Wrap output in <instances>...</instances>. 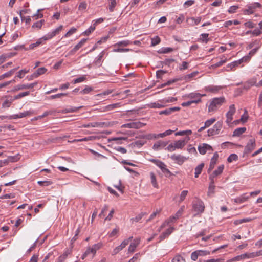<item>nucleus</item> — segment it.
I'll return each mask as SVG.
<instances>
[{
  "label": "nucleus",
  "mask_w": 262,
  "mask_h": 262,
  "mask_svg": "<svg viewBox=\"0 0 262 262\" xmlns=\"http://www.w3.org/2000/svg\"><path fill=\"white\" fill-rule=\"evenodd\" d=\"M189 140V137H186L183 140H180L176 141L173 143L170 144L166 148L169 151L172 152L176 149H182L186 145L187 141Z\"/></svg>",
  "instance_id": "nucleus-1"
},
{
  "label": "nucleus",
  "mask_w": 262,
  "mask_h": 262,
  "mask_svg": "<svg viewBox=\"0 0 262 262\" xmlns=\"http://www.w3.org/2000/svg\"><path fill=\"white\" fill-rule=\"evenodd\" d=\"M225 101V99L224 97L214 98L211 101L208 106V112H212L216 111L217 107L221 106Z\"/></svg>",
  "instance_id": "nucleus-2"
},
{
  "label": "nucleus",
  "mask_w": 262,
  "mask_h": 262,
  "mask_svg": "<svg viewBox=\"0 0 262 262\" xmlns=\"http://www.w3.org/2000/svg\"><path fill=\"white\" fill-rule=\"evenodd\" d=\"M196 200L194 201L192 203V208L195 212H196L198 214L202 213L204 212L205 209V206L203 202L198 199L195 198Z\"/></svg>",
  "instance_id": "nucleus-3"
},
{
  "label": "nucleus",
  "mask_w": 262,
  "mask_h": 262,
  "mask_svg": "<svg viewBox=\"0 0 262 262\" xmlns=\"http://www.w3.org/2000/svg\"><path fill=\"white\" fill-rule=\"evenodd\" d=\"M222 121H217L212 127L208 130V136H212L219 134L220 131L222 128Z\"/></svg>",
  "instance_id": "nucleus-4"
},
{
  "label": "nucleus",
  "mask_w": 262,
  "mask_h": 262,
  "mask_svg": "<svg viewBox=\"0 0 262 262\" xmlns=\"http://www.w3.org/2000/svg\"><path fill=\"white\" fill-rule=\"evenodd\" d=\"M255 140L253 138L250 139L245 147L244 153L245 154H248L251 152L255 148Z\"/></svg>",
  "instance_id": "nucleus-5"
},
{
  "label": "nucleus",
  "mask_w": 262,
  "mask_h": 262,
  "mask_svg": "<svg viewBox=\"0 0 262 262\" xmlns=\"http://www.w3.org/2000/svg\"><path fill=\"white\" fill-rule=\"evenodd\" d=\"M145 125V124L142 123L141 122H132L130 123H126L123 124L121 126L122 128H135L138 129L142 127Z\"/></svg>",
  "instance_id": "nucleus-6"
},
{
  "label": "nucleus",
  "mask_w": 262,
  "mask_h": 262,
  "mask_svg": "<svg viewBox=\"0 0 262 262\" xmlns=\"http://www.w3.org/2000/svg\"><path fill=\"white\" fill-rule=\"evenodd\" d=\"M170 158L172 160L174 161L175 163L180 165H181L187 159V158L183 156L176 154L171 155Z\"/></svg>",
  "instance_id": "nucleus-7"
},
{
  "label": "nucleus",
  "mask_w": 262,
  "mask_h": 262,
  "mask_svg": "<svg viewBox=\"0 0 262 262\" xmlns=\"http://www.w3.org/2000/svg\"><path fill=\"white\" fill-rule=\"evenodd\" d=\"M235 113V107L234 104H232L229 106V109L226 114V123L228 124L231 122L233 119V115Z\"/></svg>",
  "instance_id": "nucleus-8"
},
{
  "label": "nucleus",
  "mask_w": 262,
  "mask_h": 262,
  "mask_svg": "<svg viewBox=\"0 0 262 262\" xmlns=\"http://www.w3.org/2000/svg\"><path fill=\"white\" fill-rule=\"evenodd\" d=\"M37 84V82H35L30 84H18L15 87V91H19L24 89H33L34 86H35Z\"/></svg>",
  "instance_id": "nucleus-9"
},
{
  "label": "nucleus",
  "mask_w": 262,
  "mask_h": 262,
  "mask_svg": "<svg viewBox=\"0 0 262 262\" xmlns=\"http://www.w3.org/2000/svg\"><path fill=\"white\" fill-rule=\"evenodd\" d=\"M219 158V155L217 152H215L211 159L209 167L208 169V172L209 173L214 167Z\"/></svg>",
  "instance_id": "nucleus-10"
},
{
  "label": "nucleus",
  "mask_w": 262,
  "mask_h": 262,
  "mask_svg": "<svg viewBox=\"0 0 262 262\" xmlns=\"http://www.w3.org/2000/svg\"><path fill=\"white\" fill-rule=\"evenodd\" d=\"M198 150L201 155L205 154L207 152V150H213L212 147L206 143L203 144L202 146H199L198 147Z\"/></svg>",
  "instance_id": "nucleus-11"
},
{
  "label": "nucleus",
  "mask_w": 262,
  "mask_h": 262,
  "mask_svg": "<svg viewBox=\"0 0 262 262\" xmlns=\"http://www.w3.org/2000/svg\"><path fill=\"white\" fill-rule=\"evenodd\" d=\"M180 107H173L167 108L165 110L161 111L159 112V115H169L172 112L175 111H178L180 110Z\"/></svg>",
  "instance_id": "nucleus-12"
},
{
  "label": "nucleus",
  "mask_w": 262,
  "mask_h": 262,
  "mask_svg": "<svg viewBox=\"0 0 262 262\" xmlns=\"http://www.w3.org/2000/svg\"><path fill=\"white\" fill-rule=\"evenodd\" d=\"M140 238H136L134 240L133 242L131 243L128 249V252L133 253L137 247L139 245L140 243Z\"/></svg>",
  "instance_id": "nucleus-13"
},
{
  "label": "nucleus",
  "mask_w": 262,
  "mask_h": 262,
  "mask_svg": "<svg viewBox=\"0 0 262 262\" xmlns=\"http://www.w3.org/2000/svg\"><path fill=\"white\" fill-rule=\"evenodd\" d=\"M88 39H82L78 44H77L73 49L70 51L69 52V54H73L75 53L78 50H79L80 48H81L83 45L86 42V40Z\"/></svg>",
  "instance_id": "nucleus-14"
},
{
  "label": "nucleus",
  "mask_w": 262,
  "mask_h": 262,
  "mask_svg": "<svg viewBox=\"0 0 262 262\" xmlns=\"http://www.w3.org/2000/svg\"><path fill=\"white\" fill-rule=\"evenodd\" d=\"M174 230L173 227H170L167 229L164 232L162 233L159 236L160 241L159 242L161 241L164 239L166 237L169 236Z\"/></svg>",
  "instance_id": "nucleus-15"
},
{
  "label": "nucleus",
  "mask_w": 262,
  "mask_h": 262,
  "mask_svg": "<svg viewBox=\"0 0 262 262\" xmlns=\"http://www.w3.org/2000/svg\"><path fill=\"white\" fill-rule=\"evenodd\" d=\"M31 114V113L29 111H26L23 113H20L19 115L16 114L9 117V119H15L17 118H21L27 116H29Z\"/></svg>",
  "instance_id": "nucleus-16"
},
{
  "label": "nucleus",
  "mask_w": 262,
  "mask_h": 262,
  "mask_svg": "<svg viewBox=\"0 0 262 262\" xmlns=\"http://www.w3.org/2000/svg\"><path fill=\"white\" fill-rule=\"evenodd\" d=\"M82 106L79 107H71L69 108H65L61 111L58 112V113H61L63 114L68 113H73L77 112L80 108H82Z\"/></svg>",
  "instance_id": "nucleus-17"
},
{
  "label": "nucleus",
  "mask_w": 262,
  "mask_h": 262,
  "mask_svg": "<svg viewBox=\"0 0 262 262\" xmlns=\"http://www.w3.org/2000/svg\"><path fill=\"white\" fill-rule=\"evenodd\" d=\"M149 161L156 164L161 169L162 171L165 167H166V165L163 162L159 160L150 159L149 160Z\"/></svg>",
  "instance_id": "nucleus-18"
},
{
  "label": "nucleus",
  "mask_w": 262,
  "mask_h": 262,
  "mask_svg": "<svg viewBox=\"0 0 262 262\" xmlns=\"http://www.w3.org/2000/svg\"><path fill=\"white\" fill-rule=\"evenodd\" d=\"M167 144V142L159 141L154 144L152 148L155 150H158L160 147H164Z\"/></svg>",
  "instance_id": "nucleus-19"
},
{
  "label": "nucleus",
  "mask_w": 262,
  "mask_h": 262,
  "mask_svg": "<svg viewBox=\"0 0 262 262\" xmlns=\"http://www.w3.org/2000/svg\"><path fill=\"white\" fill-rule=\"evenodd\" d=\"M246 128L245 127L237 128L234 130L232 136L233 137H239L242 134L245 133L246 132Z\"/></svg>",
  "instance_id": "nucleus-20"
},
{
  "label": "nucleus",
  "mask_w": 262,
  "mask_h": 262,
  "mask_svg": "<svg viewBox=\"0 0 262 262\" xmlns=\"http://www.w3.org/2000/svg\"><path fill=\"white\" fill-rule=\"evenodd\" d=\"M222 88L221 86L209 85L206 88V90L212 93H217Z\"/></svg>",
  "instance_id": "nucleus-21"
},
{
  "label": "nucleus",
  "mask_w": 262,
  "mask_h": 262,
  "mask_svg": "<svg viewBox=\"0 0 262 262\" xmlns=\"http://www.w3.org/2000/svg\"><path fill=\"white\" fill-rule=\"evenodd\" d=\"M120 106V103H114L107 105L104 107L103 111L108 112L114 110Z\"/></svg>",
  "instance_id": "nucleus-22"
},
{
  "label": "nucleus",
  "mask_w": 262,
  "mask_h": 262,
  "mask_svg": "<svg viewBox=\"0 0 262 262\" xmlns=\"http://www.w3.org/2000/svg\"><path fill=\"white\" fill-rule=\"evenodd\" d=\"M204 166V163H202L195 168V177L198 178L201 174Z\"/></svg>",
  "instance_id": "nucleus-23"
},
{
  "label": "nucleus",
  "mask_w": 262,
  "mask_h": 262,
  "mask_svg": "<svg viewBox=\"0 0 262 262\" xmlns=\"http://www.w3.org/2000/svg\"><path fill=\"white\" fill-rule=\"evenodd\" d=\"M150 179H151V183L152 186H154V187H155L156 188H158L159 186L157 182L156 177L155 174H154V172H151L150 173Z\"/></svg>",
  "instance_id": "nucleus-24"
},
{
  "label": "nucleus",
  "mask_w": 262,
  "mask_h": 262,
  "mask_svg": "<svg viewBox=\"0 0 262 262\" xmlns=\"http://www.w3.org/2000/svg\"><path fill=\"white\" fill-rule=\"evenodd\" d=\"M249 198V196H247L246 194H243L242 195L235 199L234 201L236 203H241L246 201Z\"/></svg>",
  "instance_id": "nucleus-25"
},
{
  "label": "nucleus",
  "mask_w": 262,
  "mask_h": 262,
  "mask_svg": "<svg viewBox=\"0 0 262 262\" xmlns=\"http://www.w3.org/2000/svg\"><path fill=\"white\" fill-rule=\"evenodd\" d=\"M17 69V68L13 69L11 70L10 71H9V72L5 73V74L1 75L0 76V80L3 79H4L6 77H8L11 76L12 74H13V73L16 71V70Z\"/></svg>",
  "instance_id": "nucleus-26"
},
{
  "label": "nucleus",
  "mask_w": 262,
  "mask_h": 262,
  "mask_svg": "<svg viewBox=\"0 0 262 262\" xmlns=\"http://www.w3.org/2000/svg\"><path fill=\"white\" fill-rule=\"evenodd\" d=\"M102 244L101 243H99L96 244H94L92 247H91L93 251V256L95 255V253H96V251L100 249L101 247H102Z\"/></svg>",
  "instance_id": "nucleus-27"
},
{
  "label": "nucleus",
  "mask_w": 262,
  "mask_h": 262,
  "mask_svg": "<svg viewBox=\"0 0 262 262\" xmlns=\"http://www.w3.org/2000/svg\"><path fill=\"white\" fill-rule=\"evenodd\" d=\"M224 168V165H221L219 166L217 168V169L214 170L212 172V174H213V176H215V177L221 174L223 172Z\"/></svg>",
  "instance_id": "nucleus-28"
},
{
  "label": "nucleus",
  "mask_w": 262,
  "mask_h": 262,
  "mask_svg": "<svg viewBox=\"0 0 262 262\" xmlns=\"http://www.w3.org/2000/svg\"><path fill=\"white\" fill-rule=\"evenodd\" d=\"M161 41V39L158 36H156L151 38V46H155L158 45Z\"/></svg>",
  "instance_id": "nucleus-29"
},
{
  "label": "nucleus",
  "mask_w": 262,
  "mask_h": 262,
  "mask_svg": "<svg viewBox=\"0 0 262 262\" xmlns=\"http://www.w3.org/2000/svg\"><path fill=\"white\" fill-rule=\"evenodd\" d=\"M245 258H252L257 257V252L245 253L244 254Z\"/></svg>",
  "instance_id": "nucleus-30"
},
{
  "label": "nucleus",
  "mask_w": 262,
  "mask_h": 262,
  "mask_svg": "<svg viewBox=\"0 0 262 262\" xmlns=\"http://www.w3.org/2000/svg\"><path fill=\"white\" fill-rule=\"evenodd\" d=\"M130 42L129 40H123L121 41H119L117 43H116L114 46H123V47H126L129 44H130Z\"/></svg>",
  "instance_id": "nucleus-31"
},
{
  "label": "nucleus",
  "mask_w": 262,
  "mask_h": 262,
  "mask_svg": "<svg viewBox=\"0 0 262 262\" xmlns=\"http://www.w3.org/2000/svg\"><path fill=\"white\" fill-rule=\"evenodd\" d=\"M47 71V69L44 67L38 68L35 72L37 77L44 74Z\"/></svg>",
  "instance_id": "nucleus-32"
},
{
  "label": "nucleus",
  "mask_w": 262,
  "mask_h": 262,
  "mask_svg": "<svg viewBox=\"0 0 262 262\" xmlns=\"http://www.w3.org/2000/svg\"><path fill=\"white\" fill-rule=\"evenodd\" d=\"M29 94H30V92L29 91L20 93L18 94V95L15 96L14 97V99H20L21 97L29 95Z\"/></svg>",
  "instance_id": "nucleus-33"
},
{
  "label": "nucleus",
  "mask_w": 262,
  "mask_h": 262,
  "mask_svg": "<svg viewBox=\"0 0 262 262\" xmlns=\"http://www.w3.org/2000/svg\"><path fill=\"white\" fill-rule=\"evenodd\" d=\"M238 159V156L235 154H231L227 159V161L229 163L233 161H236Z\"/></svg>",
  "instance_id": "nucleus-34"
},
{
  "label": "nucleus",
  "mask_w": 262,
  "mask_h": 262,
  "mask_svg": "<svg viewBox=\"0 0 262 262\" xmlns=\"http://www.w3.org/2000/svg\"><path fill=\"white\" fill-rule=\"evenodd\" d=\"M204 96V95H201L200 93H191L188 95L187 97L190 99H193L201 97V96Z\"/></svg>",
  "instance_id": "nucleus-35"
},
{
  "label": "nucleus",
  "mask_w": 262,
  "mask_h": 262,
  "mask_svg": "<svg viewBox=\"0 0 262 262\" xmlns=\"http://www.w3.org/2000/svg\"><path fill=\"white\" fill-rule=\"evenodd\" d=\"M165 174V176L167 178H170L171 176H173V174L171 173L170 170L165 167L163 170L162 171Z\"/></svg>",
  "instance_id": "nucleus-36"
},
{
  "label": "nucleus",
  "mask_w": 262,
  "mask_h": 262,
  "mask_svg": "<svg viewBox=\"0 0 262 262\" xmlns=\"http://www.w3.org/2000/svg\"><path fill=\"white\" fill-rule=\"evenodd\" d=\"M106 124L105 122H92V127H103Z\"/></svg>",
  "instance_id": "nucleus-37"
},
{
  "label": "nucleus",
  "mask_w": 262,
  "mask_h": 262,
  "mask_svg": "<svg viewBox=\"0 0 262 262\" xmlns=\"http://www.w3.org/2000/svg\"><path fill=\"white\" fill-rule=\"evenodd\" d=\"M216 121L215 118H211L210 119L207 120L205 122V127H208L210 126H211L214 122H215Z\"/></svg>",
  "instance_id": "nucleus-38"
},
{
  "label": "nucleus",
  "mask_w": 262,
  "mask_h": 262,
  "mask_svg": "<svg viewBox=\"0 0 262 262\" xmlns=\"http://www.w3.org/2000/svg\"><path fill=\"white\" fill-rule=\"evenodd\" d=\"M67 93H59V94H55V95H53L51 96L50 97V99H56V98H61L62 96H67Z\"/></svg>",
  "instance_id": "nucleus-39"
},
{
  "label": "nucleus",
  "mask_w": 262,
  "mask_h": 262,
  "mask_svg": "<svg viewBox=\"0 0 262 262\" xmlns=\"http://www.w3.org/2000/svg\"><path fill=\"white\" fill-rule=\"evenodd\" d=\"M185 262V259L183 258L182 256L181 255H177L172 260V262Z\"/></svg>",
  "instance_id": "nucleus-40"
},
{
  "label": "nucleus",
  "mask_w": 262,
  "mask_h": 262,
  "mask_svg": "<svg viewBox=\"0 0 262 262\" xmlns=\"http://www.w3.org/2000/svg\"><path fill=\"white\" fill-rule=\"evenodd\" d=\"M63 26L62 25H60L57 28L53 30L52 32H51L53 37H54L56 34H58L60 31H61L62 29Z\"/></svg>",
  "instance_id": "nucleus-41"
},
{
  "label": "nucleus",
  "mask_w": 262,
  "mask_h": 262,
  "mask_svg": "<svg viewBox=\"0 0 262 262\" xmlns=\"http://www.w3.org/2000/svg\"><path fill=\"white\" fill-rule=\"evenodd\" d=\"M14 99H11L10 100H6L2 104V106L4 107H9L10 106L11 103L13 101Z\"/></svg>",
  "instance_id": "nucleus-42"
},
{
  "label": "nucleus",
  "mask_w": 262,
  "mask_h": 262,
  "mask_svg": "<svg viewBox=\"0 0 262 262\" xmlns=\"http://www.w3.org/2000/svg\"><path fill=\"white\" fill-rule=\"evenodd\" d=\"M146 214L145 212H141L138 215H137L135 218L133 219L132 220L136 222H139L145 215Z\"/></svg>",
  "instance_id": "nucleus-43"
},
{
  "label": "nucleus",
  "mask_w": 262,
  "mask_h": 262,
  "mask_svg": "<svg viewBox=\"0 0 262 262\" xmlns=\"http://www.w3.org/2000/svg\"><path fill=\"white\" fill-rule=\"evenodd\" d=\"M215 185L210 184L208 188V195H210L211 194L214 193Z\"/></svg>",
  "instance_id": "nucleus-44"
},
{
  "label": "nucleus",
  "mask_w": 262,
  "mask_h": 262,
  "mask_svg": "<svg viewBox=\"0 0 262 262\" xmlns=\"http://www.w3.org/2000/svg\"><path fill=\"white\" fill-rule=\"evenodd\" d=\"M37 183L40 186H48L52 183L49 181H39L37 182Z\"/></svg>",
  "instance_id": "nucleus-45"
},
{
  "label": "nucleus",
  "mask_w": 262,
  "mask_h": 262,
  "mask_svg": "<svg viewBox=\"0 0 262 262\" xmlns=\"http://www.w3.org/2000/svg\"><path fill=\"white\" fill-rule=\"evenodd\" d=\"M150 106L151 108H162V107H164V105L159 104L158 103H156V102L151 103L150 104Z\"/></svg>",
  "instance_id": "nucleus-46"
},
{
  "label": "nucleus",
  "mask_w": 262,
  "mask_h": 262,
  "mask_svg": "<svg viewBox=\"0 0 262 262\" xmlns=\"http://www.w3.org/2000/svg\"><path fill=\"white\" fill-rule=\"evenodd\" d=\"M116 5V0H113L111 1V4L109 5V10L110 12H113L114 11V9Z\"/></svg>",
  "instance_id": "nucleus-47"
},
{
  "label": "nucleus",
  "mask_w": 262,
  "mask_h": 262,
  "mask_svg": "<svg viewBox=\"0 0 262 262\" xmlns=\"http://www.w3.org/2000/svg\"><path fill=\"white\" fill-rule=\"evenodd\" d=\"M199 256L197 250L193 252L191 254V258L193 261L196 260Z\"/></svg>",
  "instance_id": "nucleus-48"
},
{
  "label": "nucleus",
  "mask_w": 262,
  "mask_h": 262,
  "mask_svg": "<svg viewBox=\"0 0 262 262\" xmlns=\"http://www.w3.org/2000/svg\"><path fill=\"white\" fill-rule=\"evenodd\" d=\"M104 55V51H102L98 56V58L96 60L95 63L96 64H99L100 63L101 60L103 58Z\"/></svg>",
  "instance_id": "nucleus-49"
},
{
  "label": "nucleus",
  "mask_w": 262,
  "mask_h": 262,
  "mask_svg": "<svg viewBox=\"0 0 262 262\" xmlns=\"http://www.w3.org/2000/svg\"><path fill=\"white\" fill-rule=\"evenodd\" d=\"M226 61V59L222 60L216 62V63L212 65V67L213 68H216L219 67L221 66L222 65H223V63H225Z\"/></svg>",
  "instance_id": "nucleus-50"
},
{
  "label": "nucleus",
  "mask_w": 262,
  "mask_h": 262,
  "mask_svg": "<svg viewBox=\"0 0 262 262\" xmlns=\"http://www.w3.org/2000/svg\"><path fill=\"white\" fill-rule=\"evenodd\" d=\"M131 50V49H128V48H117L114 49L113 50V51L115 52H128L129 51Z\"/></svg>",
  "instance_id": "nucleus-51"
},
{
  "label": "nucleus",
  "mask_w": 262,
  "mask_h": 262,
  "mask_svg": "<svg viewBox=\"0 0 262 262\" xmlns=\"http://www.w3.org/2000/svg\"><path fill=\"white\" fill-rule=\"evenodd\" d=\"M188 193V191L187 190H183L181 194H180V202H182L184 200L186 196L187 195Z\"/></svg>",
  "instance_id": "nucleus-52"
},
{
  "label": "nucleus",
  "mask_w": 262,
  "mask_h": 262,
  "mask_svg": "<svg viewBox=\"0 0 262 262\" xmlns=\"http://www.w3.org/2000/svg\"><path fill=\"white\" fill-rule=\"evenodd\" d=\"M15 197V195L12 193L6 194L5 195H2L0 196L1 199H11L14 198Z\"/></svg>",
  "instance_id": "nucleus-53"
},
{
  "label": "nucleus",
  "mask_w": 262,
  "mask_h": 262,
  "mask_svg": "<svg viewBox=\"0 0 262 262\" xmlns=\"http://www.w3.org/2000/svg\"><path fill=\"white\" fill-rule=\"evenodd\" d=\"M238 8V6H232L230 7V8L228 9V12L229 13H234L236 12V10Z\"/></svg>",
  "instance_id": "nucleus-54"
},
{
  "label": "nucleus",
  "mask_w": 262,
  "mask_h": 262,
  "mask_svg": "<svg viewBox=\"0 0 262 262\" xmlns=\"http://www.w3.org/2000/svg\"><path fill=\"white\" fill-rule=\"evenodd\" d=\"M93 91V88L92 87L87 86L85 88H84L82 91L80 92L81 93H82L83 94H88L91 91Z\"/></svg>",
  "instance_id": "nucleus-55"
},
{
  "label": "nucleus",
  "mask_w": 262,
  "mask_h": 262,
  "mask_svg": "<svg viewBox=\"0 0 262 262\" xmlns=\"http://www.w3.org/2000/svg\"><path fill=\"white\" fill-rule=\"evenodd\" d=\"M167 72L162 70H158L156 72V76L157 78H161L162 76Z\"/></svg>",
  "instance_id": "nucleus-56"
},
{
  "label": "nucleus",
  "mask_w": 262,
  "mask_h": 262,
  "mask_svg": "<svg viewBox=\"0 0 262 262\" xmlns=\"http://www.w3.org/2000/svg\"><path fill=\"white\" fill-rule=\"evenodd\" d=\"M183 211V207H181L177 212L174 215H173L174 216V217L176 219H179L182 214V212Z\"/></svg>",
  "instance_id": "nucleus-57"
},
{
  "label": "nucleus",
  "mask_w": 262,
  "mask_h": 262,
  "mask_svg": "<svg viewBox=\"0 0 262 262\" xmlns=\"http://www.w3.org/2000/svg\"><path fill=\"white\" fill-rule=\"evenodd\" d=\"M160 210H156V211L154 212L150 216L149 218L146 220V222L151 221L157 214L159 213Z\"/></svg>",
  "instance_id": "nucleus-58"
},
{
  "label": "nucleus",
  "mask_w": 262,
  "mask_h": 262,
  "mask_svg": "<svg viewBox=\"0 0 262 262\" xmlns=\"http://www.w3.org/2000/svg\"><path fill=\"white\" fill-rule=\"evenodd\" d=\"M243 259H245V256L244 255V254H241L240 255H238L237 256H235V257H233L231 259V261H239V260H241Z\"/></svg>",
  "instance_id": "nucleus-59"
},
{
  "label": "nucleus",
  "mask_w": 262,
  "mask_h": 262,
  "mask_svg": "<svg viewBox=\"0 0 262 262\" xmlns=\"http://www.w3.org/2000/svg\"><path fill=\"white\" fill-rule=\"evenodd\" d=\"M76 31V29L75 28H72L71 29L69 30V31L65 34L64 37H67L73 33H74Z\"/></svg>",
  "instance_id": "nucleus-60"
},
{
  "label": "nucleus",
  "mask_w": 262,
  "mask_h": 262,
  "mask_svg": "<svg viewBox=\"0 0 262 262\" xmlns=\"http://www.w3.org/2000/svg\"><path fill=\"white\" fill-rule=\"evenodd\" d=\"M188 63L186 61H183L182 63L181 66L179 67V69L180 70H183L188 69Z\"/></svg>",
  "instance_id": "nucleus-61"
},
{
  "label": "nucleus",
  "mask_w": 262,
  "mask_h": 262,
  "mask_svg": "<svg viewBox=\"0 0 262 262\" xmlns=\"http://www.w3.org/2000/svg\"><path fill=\"white\" fill-rule=\"evenodd\" d=\"M87 4L85 3V2H81L78 7V9L79 10H85L86 8Z\"/></svg>",
  "instance_id": "nucleus-62"
},
{
  "label": "nucleus",
  "mask_w": 262,
  "mask_h": 262,
  "mask_svg": "<svg viewBox=\"0 0 262 262\" xmlns=\"http://www.w3.org/2000/svg\"><path fill=\"white\" fill-rule=\"evenodd\" d=\"M85 79H86L85 77L84 76H81V77H78V78H76V79H75L73 81V83L74 84H75L77 83L81 82H82L84 80H85Z\"/></svg>",
  "instance_id": "nucleus-63"
},
{
  "label": "nucleus",
  "mask_w": 262,
  "mask_h": 262,
  "mask_svg": "<svg viewBox=\"0 0 262 262\" xmlns=\"http://www.w3.org/2000/svg\"><path fill=\"white\" fill-rule=\"evenodd\" d=\"M252 9L253 8H252V6H249L248 9H245L244 11V14H248V15L253 14L254 13V12L252 10Z\"/></svg>",
  "instance_id": "nucleus-64"
}]
</instances>
